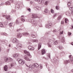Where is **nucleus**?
Wrapping results in <instances>:
<instances>
[{
    "mask_svg": "<svg viewBox=\"0 0 73 73\" xmlns=\"http://www.w3.org/2000/svg\"><path fill=\"white\" fill-rule=\"evenodd\" d=\"M17 61L19 64L21 65H23V64L25 63V60L21 59L19 58H18L17 59Z\"/></svg>",
    "mask_w": 73,
    "mask_h": 73,
    "instance_id": "nucleus-1",
    "label": "nucleus"
},
{
    "mask_svg": "<svg viewBox=\"0 0 73 73\" xmlns=\"http://www.w3.org/2000/svg\"><path fill=\"white\" fill-rule=\"evenodd\" d=\"M52 25L53 24H52V23H50L46 25H45V27L46 28H50L52 26Z\"/></svg>",
    "mask_w": 73,
    "mask_h": 73,
    "instance_id": "nucleus-2",
    "label": "nucleus"
},
{
    "mask_svg": "<svg viewBox=\"0 0 73 73\" xmlns=\"http://www.w3.org/2000/svg\"><path fill=\"white\" fill-rule=\"evenodd\" d=\"M24 53L26 54V55L29 56L30 58H31V57H32V56L30 54V53H29V52L27 51V50H25V51H24Z\"/></svg>",
    "mask_w": 73,
    "mask_h": 73,
    "instance_id": "nucleus-3",
    "label": "nucleus"
},
{
    "mask_svg": "<svg viewBox=\"0 0 73 73\" xmlns=\"http://www.w3.org/2000/svg\"><path fill=\"white\" fill-rule=\"evenodd\" d=\"M32 68H37L38 67V64L37 63H35L31 65Z\"/></svg>",
    "mask_w": 73,
    "mask_h": 73,
    "instance_id": "nucleus-4",
    "label": "nucleus"
},
{
    "mask_svg": "<svg viewBox=\"0 0 73 73\" xmlns=\"http://www.w3.org/2000/svg\"><path fill=\"white\" fill-rule=\"evenodd\" d=\"M24 59L26 61H31V60L26 55L24 56Z\"/></svg>",
    "mask_w": 73,
    "mask_h": 73,
    "instance_id": "nucleus-5",
    "label": "nucleus"
},
{
    "mask_svg": "<svg viewBox=\"0 0 73 73\" xmlns=\"http://www.w3.org/2000/svg\"><path fill=\"white\" fill-rule=\"evenodd\" d=\"M32 18L33 19H36V18H38V19H40V18L36 14H33L32 15Z\"/></svg>",
    "mask_w": 73,
    "mask_h": 73,
    "instance_id": "nucleus-6",
    "label": "nucleus"
},
{
    "mask_svg": "<svg viewBox=\"0 0 73 73\" xmlns=\"http://www.w3.org/2000/svg\"><path fill=\"white\" fill-rule=\"evenodd\" d=\"M65 14L66 16H70V15H71V12L70 11H67L65 12Z\"/></svg>",
    "mask_w": 73,
    "mask_h": 73,
    "instance_id": "nucleus-7",
    "label": "nucleus"
},
{
    "mask_svg": "<svg viewBox=\"0 0 73 73\" xmlns=\"http://www.w3.org/2000/svg\"><path fill=\"white\" fill-rule=\"evenodd\" d=\"M21 37H22V35L20 33H18L17 35V37L19 38H20Z\"/></svg>",
    "mask_w": 73,
    "mask_h": 73,
    "instance_id": "nucleus-8",
    "label": "nucleus"
},
{
    "mask_svg": "<svg viewBox=\"0 0 73 73\" xmlns=\"http://www.w3.org/2000/svg\"><path fill=\"white\" fill-rule=\"evenodd\" d=\"M12 41L14 43H17L19 42V40L16 38H14L12 40Z\"/></svg>",
    "mask_w": 73,
    "mask_h": 73,
    "instance_id": "nucleus-9",
    "label": "nucleus"
},
{
    "mask_svg": "<svg viewBox=\"0 0 73 73\" xmlns=\"http://www.w3.org/2000/svg\"><path fill=\"white\" fill-rule=\"evenodd\" d=\"M28 49L29 50H35V48L32 46H28Z\"/></svg>",
    "mask_w": 73,
    "mask_h": 73,
    "instance_id": "nucleus-10",
    "label": "nucleus"
},
{
    "mask_svg": "<svg viewBox=\"0 0 73 73\" xmlns=\"http://www.w3.org/2000/svg\"><path fill=\"white\" fill-rule=\"evenodd\" d=\"M58 57H56L55 58H54L53 62L55 63V62H58Z\"/></svg>",
    "mask_w": 73,
    "mask_h": 73,
    "instance_id": "nucleus-11",
    "label": "nucleus"
},
{
    "mask_svg": "<svg viewBox=\"0 0 73 73\" xmlns=\"http://www.w3.org/2000/svg\"><path fill=\"white\" fill-rule=\"evenodd\" d=\"M47 44L48 45V47L52 46V42L51 41L49 40L47 42Z\"/></svg>",
    "mask_w": 73,
    "mask_h": 73,
    "instance_id": "nucleus-12",
    "label": "nucleus"
},
{
    "mask_svg": "<svg viewBox=\"0 0 73 73\" xmlns=\"http://www.w3.org/2000/svg\"><path fill=\"white\" fill-rule=\"evenodd\" d=\"M21 46H22V45L20 43H18L17 44V47L18 48H21Z\"/></svg>",
    "mask_w": 73,
    "mask_h": 73,
    "instance_id": "nucleus-13",
    "label": "nucleus"
},
{
    "mask_svg": "<svg viewBox=\"0 0 73 73\" xmlns=\"http://www.w3.org/2000/svg\"><path fill=\"white\" fill-rule=\"evenodd\" d=\"M5 17L7 20H10V16L8 15H7V16H6L5 15H3V17Z\"/></svg>",
    "mask_w": 73,
    "mask_h": 73,
    "instance_id": "nucleus-14",
    "label": "nucleus"
},
{
    "mask_svg": "<svg viewBox=\"0 0 73 73\" xmlns=\"http://www.w3.org/2000/svg\"><path fill=\"white\" fill-rule=\"evenodd\" d=\"M46 53V51L44 49H42L41 50V54L42 55H44Z\"/></svg>",
    "mask_w": 73,
    "mask_h": 73,
    "instance_id": "nucleus-15",
    "label": "nucleus"
},
{
    "mask_svg": "<svg viewBox=\"0 0 73 73\" xmlns=\"http://www.w3.org/2000/svg\"><path fill=\"white\" fill-rule=\"evenodd\" d=\"M38 3L39 4H42V5L43 4H44V0H39L38 1Z\"/></svg>",
    "mask_w": 73,
    "mask_h": 73,
    "instance_id": "nucleus-16",
    "label": "nucleus"
},
{
    "mask_svg": "<svg viewBox=\"0 0 73 73\" xmlns=\"http://www.w3.org/2000/svg\"><path fill=\"white\" fill-rule=\"evenodd\" d=\"M41 45H42V44L41 43H39L38 45V50H40V49L41 48Z\"/></svg>",
    "mask_w": 73,
    "mask_h": 73,
    "instance_id": "nucleus-17",
    "label": "nucleus"
},
{
    "mask_svg": "<svg viewBox=\"0 0 73 73\" xmlns=\"http://www.w3.org/2000/svg\"><path fill=\"white\" fill-rule=\"evenodd\" d=\"M20 56V54H14L13 56L14 58H16L18 57H19Z\"/></svg>",
    "mask_w": 73,
    "mask_h": 73,
    "instance_id": "nucleus-18",
    "label": "nucleus"
},
{
    "mask_svg": "<svg viewBox=\"0 0 73 73\" xmlns=\"http://www.w3.org/2000/svg\"><path fill=\"white\" fill-rule=\"evenodd\" d=\"M59 39L62 42H63V43L64 42V37H62L61 38H59Z\"/></svg>",
    "mask_w": 73,
    "mask_h": 73,
    "instance_id": "nucleus-19",
    "label": "nucleus"
},
{
    "mask_svg": "<svg viewBox=\"0 0 73 73\" xmlns=\"http://www.w3.org/2000/svg\"><path fill=\"white\" fill-rule=\"evenodd\" d=\"M33 23L34 24H35L34 25H35V26L37 25V20L33 21Z\"/></svg>",
    "mask_w": 73,
    "mask_h": 73,
    "instance_id": "nucleus-20",
    "label": "nucleus"
},
{
    "mask_svg": "<svg viewBox=\"0 0 73 73\" xmlns=\"http://www.w3.org/2000/svg\"><path fill=\"white\" fill-rule=\"evenodd\" d=\"M35 33L34 32H33L31 33V35L32 37H33L34 38L35 37Z\"/></svg>",
    "mask_w": 73,
    "mask_h": 73,
    "instance_id": "nucleus-21",
    "label": "nucleus"
},
{
    "mask_svg": "<svg viewBox=\"0 0 73 73\" xmlns=\"http://www.w3.org/2000/svg\"><path fill=\"white\" fill-rule=\"evenodd\" d=\"M23 35L24 36H28L29 35V33H23Z\"/></svg>",
    "mask_w": 73,
    "mask_h": 73,
    "instance_id": "nucleus-22",
    "label": "nucleus"
},
{
    "mask_svg": "<svg viewBox=\"0 0 73 73\" xmlns=\"http://www.w3.org/2000/svg\"><path fill=\"white\" fill-rule=\"evenodd\" d=\"M38 40L37 39H34L32 41V42H38Z\"/></svg>",
    "mask_w": 73,
    "mask_h": 73,
    "instance_id": "nucleus-23",
    "label": "nucleus"
},
{
    "mask_svg": "<svg viewBox=\"0 0 73 73\" xmlns=\"http://www.w3.org/2000/svg\"><path fill=\"white\" fill-rule=\"evenodd\" d=\"M4 69L5 71H7V70H8V67H7V66L6 65L5 66Z\"/></svg>",
    "mask_w": 73,
    "mask_h": 73,
    "instance_id": "nucleus-24",
    "label": "nucleus"
},
{
    "mask_svg": "<svg viewBox=\"0 0 73 73\" xmlns=\"http://www.w3.org/2000/svg\"><path fill=\"white\" fill-rule=\"evenodd\" d=\"M4 60L5 62H7L8 60V58L7 57H4Z\"/></svg>",
    "mask_w": 73,
    "mask_h": 73,
    "instance_id": "nucleus-25",
    "label": "nucleus"
},
{
    "mask_svg": "<svg viewBox=\"0 0 73 73\" xmlns=\"http://www.w3.org/2000/svg\"><path fill=\"white\" fill-rule=\"evenodd\" d=\"M10 1H9L6 2V5H10Z\"/></svg>",
    "mask_w": 73,
    "mask_h": 73,
    "instance_id": "nucleus-26",
    "label": "nucleus"
},
{
    "mask_svg": "<svg viewBox=\"0 0 73 73\" xmlns=\"http://www.w3.org/2000/svg\"><path fill=\"white\" fill-rule=\"evenodd\" d=\"M58 47V48H59L60 50H62L64 49V47H63L61 46H59Z\"/></svg>",
    "mask_w": 73,
    "mask_h": 73,
    "instance_id": "nucleus-27",
    "label": "nucleus"
},
{
    "mask_svg": "<svg viewBox=\"0 0 73 73\" xmlns=\"http://www.w3.org/2000/svg\"><path fill=\"white\" fill-rule=\"evenodd\" d=\"M16 8H18V9H19L20 8V5H19V4H17L16 5Z\"/></svg>",
    "mask_w": 73,
    "mask_h": 73,
    "instance_id": "nucleus-28",
    "label": "nucleus"
},
{
    "mask_svg": "<svg viewBox=\"0 0 73 73\" xmlns=\"http://www.w3.org/2000/svg\"><path fill=\"white\" fill-rule=\"evenodd\" d=\"M65 21L66 24H67V23H69V20L67 19H65Z\"/></svg>",
    "mask_w": 73,
    "mask_h": 73,
    "instance_id": "nucleus-29",
    "label": "nucleus"
},
{
    "mask_svg": "<svg viewBox=\"0 0 73 73\" xmlns=\"http://www.w3.org/2000/svg\"><path fill=\"white\" fill-rule=\"evenodd\" d=\"M58 44V40H56L53 43L54 45H57Z\"/></svg>",
    "mask_w": 73,
    "mask_h": 73,
    "instance_id": "nucleus-30",
    "label": "nucleus"
},
{
    "mask_svg": "<svg viewBox=\"0 0 73 73\" xmlns=\"http://www.w3.org/2000/svg\"><path fill=\"white\" fill-rule=\"evenodd\" d=\"M70 63L73 64V58H71L70 59Z\"/></svg>",
    "mask_w": 73,
    "mask_h": 73,
    "instance_id": "nucleus-31",
    "label": "nucleus"
},
{
    "mask_svg": "<svg viewBox=\"0 0 73 73\" xmlns=\"http://www.w3.org/2000/svg\"><path fill=\"white\" fill-rule=\"evenodd\" d=\"M48 3H49V2L48 1H46L44 2V5H47L48 4Z\"/></svg>",
    "mask_w": 73,
    "mask_h": 73,
    "instance_id": "nucleus-32",
    "label": "nucleus"
},
{
    "mask_svg": "<svg viewBox=\"0 0 73 73\" xmlns=\"http://www.w3.org/2000/svg\"><path fill=\"white\" fill-rule=\"evenodd\" d=\"M65 64H67L68 62H69V60H65L64 61Z\"/></svg>",
    "mask_w": 73,
    "mask_h": 73,
    "instance_id": "nucleus-33",
    "label": "nucleus"
},
{
    "mask_svg": "<svg viewBox=\"0 0 73 73\" xmlns=\"http://www.w3.org/2000/svg\"><path fill=\"white\" fill-rule=\"evenodd\" d=\"M61 18V15H59L58 17V20H60Z\"/></svg>",
    "mask_w": 73,
    "mask_h": 73,
    "instance_id": "nucleus-34",
    "label": "nucleus"
},
{
    "mask_svg": "<svg viewBox=\"0 0 73 73\" xmlns=\"http://www.w3.org/2000/svg\"><path fill=\"white\" fill-rule=\"evenodd\" d=\"M57 13H54V15L53 16V18H54V17H56V16H57Z\"/></svg>",
    "mask_w": 73,
    "mask_h": 73,
    "instance_id": "nucleus-35",
    "label": "nucleus"
},
{
    "mask_svg": "<svg viewBox=\"0 0 73 73\" xmlns=\"http://www.w3.org/2000/svg\"><path fill=\"white\" fill-rule=\"evenodd\" d=\"M8 60H9V61H12L13 59L11 58H9Z\"/></svg>",
    "mask_w": 73,
    "mask_h": 73,
    "instance_id": "nucleus-36",
    "label": "nucleus"
},
{
    "mask_svg": "<svg viewBox=\"0 0 73 73\" xmlns=\"http://www.w3.org/2000/svg\"><path fill=\"white\" fill-rule=\"evenodd\" d=\"M0 27H4V25H3V23L1 22L0 23Z\"/></svg>",
    "mask_w": 73,
    "mask_h": 73,
    "instance_id": "nucleus-37",
    "label": "nucleus"
},
{
    "mask_svg": "<svg viewBox=\"0 0 73 73\" xmlns=\"http://www.w3.org/2000/svg\"><path fill=\"white\" fill-rule=\"evenodd\" d=\"M44 12L45 13H48V10L47 9H45Z\"/></svg>",
    "mask_w": 73,
    "mask_h": 73,
    "instance_id": "nucleus-38",
    "label": "nucleus"
},
{
    "mask_svg": "<svg viewBox=\"0 0 73 73\" xmlns=\"http://www.w3.org/2000/svg\"><path fill=\"white\" fill-rule=\"evenodd\" d=\"M21 21H22V22H24L25 21V19H23V18H21Z\"/></svg>",
    "mask_w": 73,
    "mask_h": 73,
    "instance_id": "nucleus-39",
    "label": "nucleus"
},
{
    "mask_svg": "<svg viewBox=\"0 0 73 73\" xmlns=\"http://www.w3.org/2000/svg\"><path fill=\"white\" fill-rule=\"evenodd\" d=\"M13 25V23H11L9 24V25L10 27H12Z\"/></svg>",
    "mask_w": 73,
    "mask_h": 73,
    "instance_id": "nucleus-40",
    "label": "nucleus"
},
{
    "mask_svg": "<svg viewBox=\"0 0 73 73\" xmlns=\"http://www.w3.org/2000/svg\"><path fill=\"white\" fill-rule=\"evenodd\" d=\"M50 34V32L48 31V32H46L45 34V35H49Z\"/></svg>",
    "mask_w": 73,
    "mask_h": 73,
    "instance_id": "nucleus-41",
    "label": "nucleus"
},
{
    "mask_svg": "<svg viewBox=\"0 0 73 73\" xmlns=\"http://www.w3.org/2000/svg\"><path fill=\"white\" fill-rule=\"evenodd\" d=\"M11 12L13 13H15V12H16V10H12Z\"/></svg>",
    "mask_w": 73,
    "mask_h": 73,
    "instance_id": "nucleus-42",
    "label": "nucleus"
},
{
    "mask_svg": "<svg viewBox=\"0 0 73 73\" xmlns=\"http://www.w3.org/2000/svg\"><path fill=\"white\" fill-rule=\"evenodd\" d=\"M3 35H5V36H7L8 34L6 33H2Z\"/></svg>",
    "mask_w": 73,
    "mask_h": 73,
    "instance_id": "nucleus-43",
    "label": "nucleus"
},
{
    "mask_svg": "<svg viewBox=\"0 0 73 73\" xmlns=\"http://www.w3.org/2000/svg\"><path fill=\"white\" fill-rule=\"evenodd\" d=\"M36 9H37L39 11V10H40V9H41V8H40V7H36Z\"/></svg>",
    "mask_w": 73,
    "mask_h": 73,
    "instance_id": "nucleus-44",
    "label": "nucleus"
},
{
    "mask_svg": "<svg viewBox=\"0 0 73 73\" xmlns=\"http://www.w3.org/2000/svg\"><path fill=\"white\" fill-rule=\"evenodd\" d=\"M51 12L52 13H54V10L53 9H51Z\"/></svg>",
    "mask_w": 73,
    "mask_h": 73,
    "instance_id": "nucleus-45",
    "label": "nucleus"
},
{
    "mask_svg": "<svg viewBox=\"0 0 73 73\" xmlns=\"http://www.w3.org/2000/svg\"><path fill=\"white\" fill-rule=\"evenodd\" d=\"M63 32V31H60V35H62Z\"/></svg>",
    "mask_w": 73,
    "mask_h": 73,
    "instance_id": "nucleus-46",
    "label": "nucleus"
},
{
    "mask_svg": "<svg viewBox=\"0 0 73 73\" xmlns=\"http://www.w3.org/2000/svg\"><path fill=\"white\" fill-rule=\"evenodd\" d=\"M15 24H19V21H18V20H17L15 21Z\"/></svg>",
    "mask_w": 73,
    "mask_h": 73,
    "instance_id": "nucleus-47",
    "label": "nucleus"
},
{
    "mask_svg": "<svg viewBox=\"0 0 73 73\" xmlns=\"http://www.w3.org/2000/svg\"><path fill=\"white\" fill-rule=\"evenodd\" d=\"M11 67H12V66H14V63H12L11 64Z\"/></svg>",
    "mask_w": 73,
    "mask_h": 73,
    "instance_id": "nucleus-48",
    "label": "nucleus"
},
{
    "mask_svg": "<svg viewBox=\"0 0 73 73\" xmlns=\"http://www.w3.org/2000/svg\"><path fill=\"white\" fill-rule=\"evenodd\" d=\"M70 11H72V10H73V7H70Z\"/></svg>",
    "mask_w": 73,
    "mask_h": 73,
    "instance_id": "nucleus-49",
    "label": "nucleus"
},
{
    "mask_svg": "<svg viewBox=\"0 0 73 73\" xmlns=\"http://www.w3.org/2000/svg\"><path fill=\"white\" fill-rule=\"evenodd\" d=\"M48 57H49V58H50V53L48 54Z\"/></svg>",
    "mask_w": 73,
    "mask_h": 73,
    "instance_id": "nucleus-50",
    "label": "nucleus"
},
{
    "mask_svg": "<svg viewBox=\"0 0 73 73\" xmlns=\"http://www.w3.org/2000/svg\"><path fill=\"white\" fill-rule=\"evenodd\" d=\"M61 24H62L63 25L64 24V21H62L61 22Z\"/></svg>",
    "mask_w": 73,
    "mask_h": 73,
    "instance_id": "nucleus-51",
    "label": "nucleus"
},
{
    "mask_svg": "<svg viewBox=\"0 0 73 73\" xmlns=\"http://www.w3.org/2000/svg\"><path fill=\"white\" fill-rule=\"evenodd\" d=\"M68 7H69V6H70V2H68Z\"/></svg>",
    "mask_w": 73,
    "mask_h": 73,
    "instance_id": "nucleus-52",
    "label": "nucleus"
},
{
    "mask_svg": "<svg viewBox=\"0 0 73 73\" xmlns=\"http://www.w3.org/2000/svg\"><path fill=\"white\" fill-rule=\"evenodd\" d=\"M3 64V63L1 62H0V66H1V65H2Z\"/></svg>",
    "mask_w": 73,
    "mask_h": 73,
    "instance_id": "nucleus-53",
    "label": "nucleus"
},
{
    "mask_svg": "<svg viewBox=\"0 0 73 73\" xmlns=\"http://www.w3.org/2000/svg\"><path fill=\"white\" fill-rule=\"evenodd\" d=\"M10 1L11 2V3H13V2L14 1L13 0H10Z\"/></svg>",
    "mask_w": 73,
    "mask_h": 73,
    "instance_id": "nucleus-54",
    "label": "nucleus"
},
{
    "mask_svg": "<svg viewBox=\"0 0 73 73\" xmlns=\"http://www.w3.org/2000/svg\"><path fill=\"white\" fill-rule=\"evenodd\" d=\"M27 10H28L30 12L31 11V9H28Z\"/></svg>",
    "mask_w": 73,
    "mask_h": 73,
    "instance_id": "nucleus-55",
    "label": "nucleus"
},
{
    "mask_svg": "<svg viewBox=\"0 0 73 73\" xmlns=\"http://www.w3.org/2000/svg\"><path fill=\"white\" fill-rule=\"evenodd\" d=\"M71 15H73V11H72L70 12Z\"/></svg>",
    "mask_w": 73,
    "mask_h": 73,
    "instance_id": "nucleus-56",
    "label": "nucleus"
},
{
    "mask_svg": "<svg viewBox=\"0 0 73 73\" xmlns=\"http://www.w3.org/2000/svg\"><path fill=\"white\" fill-rule=\"evenodd\" d=\"M39 65L40 66V67L41 69H42V66H41V64H39Z\"/></svg>",
    "mask_w": 73,
    "mask_h": 73,
    "instance_id": "nucleus-57",
    "label": "nucleus"
},
{
    "mask_svg": "<svg viewBox=\"0 0 73 73\" xmlns=\"http://www.w3.org/2000/svg\"><path fill=\"white\" fill-rule=\"evenodd\" d=\"M56 8L57 10L58 9V6H56Z\"/></svg>",
    "mask_w": 73,
    "mask_h": 73,
    "instance_id": "nucleus-58",
    "label": "nucleus"
},
{
    "mask_svg": "<svg viewBox=\"0 0 73 73\" xmlns=\"http://www.w3.org/2000/svg\"><path fill=\"white\" fill-rule=\"evenodd\" d=\"M56 32V30H54L53 31V32L54 33Z\"/></svg>",
    "mask_w": 73,
    "mask_h": 73,
    "instance_id": "nucleus-59",
    "label": "nucleus"
},
{
    "mask_svg": "<svg viewBox=\"0 0 73 73\" xmlns=\"http://www.w3.org/2000/svg\"><path fill=\"white\" fill-rule=\"evenodd\" d=\"M68 35H71L72 34V33H71L68 32Z\"/></svg>",
    "mask_w": 73,
    "mask_h": 73,
    "instance_id": "nucleus-60",
    "label": "nucleus"
},
{
    "mask_svg": "<svg viewBox=\"0 0 73 73\" xmlns=\"http://www.w3.org/2000/svg\"><path fill=\"white\" fill-rule=\"evenodd\" d=\"M9 52V49H7V52Z\"/></svg>",
    "mask_w": 73,
    "mask_h": 73,
    "instance_id": "nucleus-61",
    "label": "nucleus"
},
{
    "mask_svg": "<svg viewBox=\"0 0 73 73\" xmlns=\"http://www.w3.org/2000/svg\"><path fill=\"white\" fill-rule=\"evenodd\" d=\"M29 67L30 68H31V67H32V65H30Z\"/></svg>",
    "mask_w": 73,
    "mask_h": 73,
    "instance_id": "nucleus-62",
    "label": "nucleus"
},
{
    "mask_svg": "<svg viewBox=\"0 0 73 73\" xmlns=\"http://www.w3.org/2000/svg\"><path fill=\"white\" fill-rule=\"evenodd\" d=\"M20 30V29H17V32H19V31Z\"/></svg>",
    "mask_w": 73,
    "mask_h": 73,
    "instance_id": "nucleus-63",
    "label": "nucleus"
},
{
    "mask_svg": "<svg viewBox=\"0 0 73 73\" xmlns=\"http://www.w3.org/2000/svg\"><path fill=\"white\" fill-rule=\"evenodd\" d=\"M71 44L72 45H73V42L71 43Z\"/></svg>",
    "mask_w": 73,
    "mask_h": 73,
    "instance_id": "nucleus-64",
    "label": "nucleus"
}]
</instances>
